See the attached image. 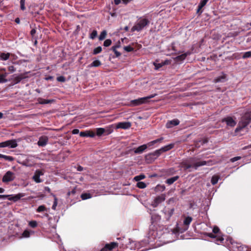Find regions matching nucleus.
I'll return each mask as SVG.
<instances>
[{"mask_svg":"<svg viewBox=\"0 0 251 251\" xmlns=\"http://www.w3.org/2000/svg\"><path fill=\"white\" fill-rule=\"evenodd\" d=\"M195 158L190 157L186 160L183 161L181 163V167L185 170H187L191 168H194L195 169L197 170L198 168V167L206 165L207 164L208 162L206 161H202L195 162Z\"/></svg>","mask_w":251,"mask_h":251,"instance_id":"f257e3e1","label":"nucleus"},{"mask_svg":"<svg viewBox=\"0 0 251 251\" xmlns=\"http://www.w3.org/2000/svg\"><path fill=\"white\" fill-rule=\"evenodd\" d=\"M251 121V111L246 112L241 117V120L239 122L238 126L235 129V132H239L244 128L246 127Z\"/></svg>","mask_w":251,"mask_h":251,"instance_id":"f03ea898","label":"nucleus"},{"mask_svg":"<svg viewBox=\"0 0 251 251\" xmlns=\"http://www.w3.org/2000/svg\"><path fill=\"white\" fill-rule=\"evenodd\" d=\"M155 95L156 94L151 95L146 97L141 98L138 99L132 100L127 105L130 106H136L144 103H147L149 102V100L154 98Z\"/></svg>","mask_w":251,"mask_h":251,"instance_id":"7ed1b4c3","label":"nucleus"},{"mask_svg":"<svg viewBox=\"0 0 251 251\" xmlns=\"http://www.w3.org/2000/svg\"><path fill=\"white\" fill-rule=\"evenodd\" d=\"M150 21L145 18L140 19L135 24V25L131 28V31H140L142 30L146 25H148Z\"/></svg>","mask_w":251,"mask_h":251,"instance_id":"20e7f679","label":"nucleus"},{"mask_svg":"<svg viewBox=\"0 0 251 251\" xmlns=\"http://www.w3.org/2000/svg\"><path fill=\"white\" fill-rule=\"evenodd\" d=\"M17 146L18 144L15 140H10L0 143V148L9 147L11 148H15L17 147Z\"/></svg>","mask_w":251,"mask_h":251,"instance_id":"39448f33","label":"nucleus"},{"mask_svg":"<svg viewBox=\"0 0 251 251\" xmlns=\"http://www.w3.org/2000/svg\"><path fill=\"white\" fill-rule=\"evenodd\" d=\"M15 178L14 174L11 171H7L3 176L2 181L3 182H8L14 180Z\"/></svg>","mask_w":251,"mask_h":251,"instance_id":"423d86ee","label":"nucleus"},{"mask_svg":"<svg viewBox=\"0 0 251 251\" xmlns=\"http://www.w3.org/2000/svg\"><path fill=\"white\" fill-rule=\"evenodd\" d=\"M165 197L166 196L165 194H161V195L156 197L152 202L151 205L153 207H156L159 204L165 200Z\"/></svg>","mask_w":251,"mask_h":251,"instance_id":"0eeeda50","label":"nucleus"},{"mask_svg":"<svg viewBox=\"0 0 251 251\" xmlns=\"http://www.w3.org/2000/svg\"><path fill=\"white\" fill-rule=\"evenodd\" d=\"M25 196V193H18V194L13 195H5L6 198H8V200L11 201H13L14 202L17 201H19L21 198L24 197Z\"/></svg>","mask_w":251,"mask_h":251,"instance_id":"6e6552de","label":"nucleus"},{"mask_svg":"<svg viewBox=\"0 0 251 251\" xmlns=\"http://www.w3.org/2000/svg\"><path fill=\"white\" fill-rule=\"evenodd\" d=\"M222 122H226L227 126L233 127L236 124V122L233 119L232 117L228 116L223 118L222 120Z\"/></svg>","mask_w":251,"mask_h":251,"instance_id":"1a4fd4ad","label":"nucleus"},{"mask_svg":"<svg viewBox=\"0 0 251 251\" xmlns=\"http://www.w3.org/2000/svg\"><path fill=\"white\" fill-rule=\"evenodd\" d=\"M163 212L165 214V219L167 220H169L170 218L173 215L174 212V208H165L163 210Z\"/></svg>","mask_w":251,"mask_h":251,"instance_id":"9d476101","label":"nucleus"},{"mask_svg":"<svg viewBox=\"0 0 251 251\" xmlns=\"http://www.w3.org/2000/svg\"><path fill=\"white\" fill-rule=\"evenodd\" d=\"M44 175V172L42 170H37L35 171L34 175L33 176V179L36 183H40L42 182L41 179L40 178L41 176Z\"/></svg>","mask_w":251,"mask_h":251,"instance_id":"9b49d317","label":"nucleus"},{"mask_svg":"<svg viewBox=\"0 0 251 251\" xmlns=\"http://www.w3.org/2000/svg\"><path fill=\"white\" fill-rule=\"evenodd\" d=\"M131 126V124L129 122H120L117 124L116 128L126 129L129 128Z\"/></svg>","mask_w":251,"mask_h":251,"instance_id":"f8f14e48","label":"nucleus"},{"mask_svg":"<svg viewBox=\"0 0 251 251\" xmlns=\"http://www.w3.org/2000/svg\"><path fill=\"white\" fill-rule=\"evenodd\" d=\"M49 138L47 136H41L37 142V144L40 147H45L48 143Z\"/></svg>","mask_w":251,"mask_h":251,"instance_id":"ddd939ff","label":"nucleus"},{"mask_svg":"<svg viewBox=\"0 0 251 251\" xmlns=\"http://www.w3.org/2000/svg\"><path fill=\"white\" fill-rule=\"evenodd\" d=\"M105 248L108 251H114L115 249H117L119 246V244L117 242H111L105 245Z\"/></svg>","mask_w":251,"mask_h":251,"instance_id":"4468645a","label":"nucleus"},{"mask_svg":"<svg viewBox=\"0 0 251 251\" xmlns=\"http://www.w3.org/2000/svg\"><path fill=\"white\" fill-rule=\"evenodd\" d=\"M157 62L158 61L156 60L155 62L153 63V65L155 66V69L156 70L159 69L165 65H168L171 63V61L169 60H166L165 61H162L161 63H157Z\"/></svg>","mask_w":251,"mask_h":251,"instance_id":"2eb2a0df","label":"nucleus"},{"mask_svg":"<svg viewBox=\"0 0 251 251\" xmlns=\"http://www.w3.org/2000/svg\"><path fill=\"white\" fill-rule=\"evenodd\" d=\"M179 124V121L178 119H174L169 121L166 125L167 128H171L174 126H177Z\"/></svg>","mask_w":251,"mask_h":251,"instance_id":"dca6fc26","label":"nucleus"},{"mask_svg":"<svg viewBox=\"0 0 251 251\" xmlns=\"http://www.w3.org/2000/svg\"><path fill=\"white\" fill-rule=\"evenodd\" d=\"M27 76L25 74H21L13 78V81L15 84L19 83L22 80L26 78Z\"/></svg>","mask_w":251,"mask_h":251,"instance_id":"f3484780","label":"nucleus"},{"mask_svg":"<svg viewBox=\"0 0 251 251\" xmlns=\"http://www.w3.org/2000/svg\"><path fill=\"white\" fill-rule=\"evenodd\" d=\"M188 54H190V53L189 52H186V53H182L180 55H177L176 56L174 59H175V60L176 61V62H181L182 61H183V60H184L185 59V58L186 57V56L188 55Z\"/></svg>","mask_w":251,"mask_h":251,"instance_id":"a211bd4d","label":"nucleus"},{"mask_svg":"<svg viewBox=\"0 0 251 251\" xmlns=\"http://www.w3.org/2000/svg\"><path fill=\"white\" fill-rule=\"evenodd\" d=\"M147 149V145L144 144L135 149L134 152L136 154H141Z\"/></svg>","mask_w":251,"mask_h":251,"instance_id":"6ab92c4d","label":"nucleus"},{"mask_svg":"<svg viewBox=\"0 0 251 251\" xmlns=\"http://www.w3.org/2000/svg\"><path fill=\"white\" fill-rule=\"evenodd\" d=\"M79 135L81 137H94L95 135V134L91 131H81L79 133Z\"/></svg>","mask_w":251,"mask_h":251,"instance_id":"aec40b11","label":"nucleus"},{"mask_svg":"<svg viewBox=\"0 0 251 251\" xmlns=\"http://www.w3.org/2000/svg\"><path fill=\"white\" fill-rule=\"evenodd\" d=\"M37 101L39 104H45L51 103L54 101V100H46L41 98H39L37 99Z\"/></svg>","mask_w":251,"mask_h":251,"instance_id":"412c9836","label":"nucleus"},{"mask_svg":"<svg viewBox=\"0 0 251 251\" xmlns=\"http://www.w3.org/2000/svg\"><path fill=\"white\" fill-rule=\"evenodd\" d=\"M163 140H164V138L162 137H160V138H158L156 140L151 141L146 145H147V148H148V147H149L152 146L155 144H156L158 143H161Z\"/></svg>","mask_w":251,"mask_h":251,"instance_id":"4be33fe9","label":"nucleus"},{"mask_svg":"<svg viewBox=\"0 0 251 251\" xmlns=\"http://www.w3.org/2000/svg\"><path fill=\"white\" fill-rule=\"evenodd\" d=\"M175 147V143H171L161 148L162 152H166L172 149Z\"/></svg>","mask_w":251,"mask_h":251,"instance_id":"5701e85b","label":"nucleus"},{"mask_svg":"<svg viewBox=\"0 0 251 251\" xmlns=\"http://www.w3.org/2000/svg\"><path fill=\"white\" fill-rule=\"evenodd\" d=\"M165 186L164 185L158 184L154 188V191L155 192H162L165 190Z\"/></svg>","mask_w":251,"mask_h":251,"instance_id":"b1692460","label":"nucleus"},{"mask_svg":"<svg viewBox=\"0 0 251 251\" xmlns=\"http://www.w3.org/2000/svg\"><path fill=\"white\" fill-rule=\"evenodd\" d=\"M178 178L179 176H177L168 178L166 180V183L169 185H171L173 184L174 182H175L176 181Z\"/></svg>","mask_w":251,"mask_h":251,"instance_id":"393cba45","label":"nucleus"},{"mask_svg":"<svg viewBox=\"0 0 251 251\" xmlns=\"http://www.w3.org/2000/svg\"><path fill=\"white\" fill-rule=\"evenodd\" d=\"M226 78V75L224 74L222 76H218V77H216L214 79V82L215 83H218V82H224Z\"/></svg>","mask_w":251,"mask_h":251,"instance_id":"a878e982","label":"nucleus"},{"mask_svg":"<svg viewBox=\"0 0 251 251\" xmlns=\"http://www.w3.org/2000/svg\"><path fill=\"white\" fill-rule=\"evenodd\" d=\"M10 55V53L1 52L0 53V57L2 60H6L9 58Z\"/></svg>","mask_w":251,"mask_h":251,"instance_id":"bb28decb","label":"nucleus"},{"mask_svg":"<svg viewBox=\"0 0 251 251\" xmlns=\"http://www.w3.org/2000/svg\"><path fill=\"white\" fill-rule=\"evenodd\" d=\"M220 178L219 176L218 175H214L212 176L211 180V182L212 185H215L217 183L219 179Z\"/></svg>","mask_w":251,"mask_h":251,"instance_id":"cd10ccee","label":"nucleus"},{"mask_svg":"<svg viewBox=\"0 0 251 251\" xmlns=\"http://www.w3.org/2000/svg\"><path fill=\"white\" fill-rule=\"evenodd\" d=\"M0 158H3L6 160L10 162L13 161L14 160V158L11 156H7L2 154H0Z\"/></svg>","mask_w":251,"mask_h":251,"instance_id":"c85d7f7f","label":"nucleus"},{"mask_svg":"<svg viewBox=\"0 0 251 251\" xmlns=\"http://www.w3.org/2000/svg\"><path fill=\"white\" fill-rule=\"evenodd\" d=\"M101 65L100 61L99 60H94L91 64L89 65V67H98Z\"/></svg>","mask_w":251,"mask_h":251,"instance_id":"c756f323","label":"nucleus"},{"mask_svg":"<svg viewBox=\"0 0 251 251\" xmlns=\"http://www.w3.org/2000/svg\"><path fill=\"white\" fill-rule=\"evenodd\" d=\"M216 238V243L217 244H219L220 243H222L223 242L224 239V238L220 235H217Z\"/></svg>","mask_w":251,"mask_h":251,"instance_id":"7c9ffc66","label":"nucleus"},{"mask_svg":"<svg viewBox=\"0 0 251 251\" xmlns=\"http://www.w3.org/2000/svg\"><path fill=\"white\" fill-rule=\"evenodd\" d=\"M105 131L103 128H98L96 129V134L98 136H100L102 135Z\"/></svg>","mask_w":251,"mask_h":251,"instance_id":"2f4dec72","label":"nucleus"},{"mask_svg":"<svg viewBox=\"0 0 251 251\" xmlns=\"http://www.w3.org/2000/svg\"><path fill=\"white\" fill-rule=\"evenodd\" d=\"M209 0H202L201 1L198 6V11H200L203 6H204Z\"/></svg>","mask_w":251,"mask_h":251,"instance_id":"473e14b6","label":"nucleus"},{"mask_svg":"<svg viewBox=\"0 0 251 251\" xmlns=\"http://www.w3.org/2000/svg\"><path fill=\"white\" fill-rule=\"evenodd\" d=\"M7 75V73H4L0 75V83H3L7 82V79L5 78Z\"/></svg>","mask_w":251,"mask_h":251,"instance_id":"72a5a7b5","label":"nucleus"},{"mask_svg":"<svg viewBox=\"0 0 251 251\" xmlns=\"http://www.w3.org/2000/svg\"><path fill=\"white\" fill-rule=\"evenodd\" d=\"M192 221V218L189 216L187 217L184 220L183 224L185 226H188Z\"/></svg>","mask_w":251,"mask_h":251,"instance_id":"f704fd0d","label":"nucleus"},{"mask_svg":"<svg viewBox=\"0 0 251 251\" xmlns=\"http://www.w3.org/2000/svg\"><path fill=\"white\" fill-rule=\"evenodd\" d=\"M136 186L140 189H144L147 187L146 184L142 181H139L137 183Z\"/></svg>","mask_w":251,"mask_h":251,"instance_id":"c9c22d12","label":"nucleus"},{"mask_svg":"<svg viewBox=\"0 0 251 251\" xmlns=\"http://www.w3.org/2000/svg\"><path fill=\"white\" fill-rule=\"evenodd\" d=\"M106 34H107V32L106 30H103L100 34L99 37V40L100 41H101V40H103V39H104L106 37Z\"/></svg>","mask_w":251,"mask_h":251,"instance_id":"e433bc0d","label":"nucleus"},{"mask_svg":"<svg viewBox=\"0 0 251 251\" xmlns=\"http://www.w3.org/2000/svg\"><path fill=\"white\" fill-rule=\"evenodd\" d=\"M162 153L161 148L159 150H156L153 153H151L150 155L155 156L156 157L159 156ZM150 155V154L149 155Z\"/></svg>","mask_w":251,"mask_h":251,"instance_id":"4c0bfd02","label":"nucleus"},{"mask_svg":"<svg viewBox=\"0 0 251 251\" xmlns=\"http://www.w3.org/2000/svg\"><path fill=\"white\" fill-rule=\"evenodd\" d=\"M81 198L83 200H85L91 198V195L89 193H83L81 195Z\"/></svg>","mask_w":251,"mask_h":251,"instance_id":"58836bf2","label":"nucleus"},{"mask_svg":"<svg viewBox=\"0 0 251 251\" xmlns=\"http://www.w3.org/2000/svg\"><path fill=\"white\" fill-rule=\"evenodd\" d=\"M212 231L214 234H217V235L221 234V232H220V230L219 228L217 226H215L213 227Z\"/></svg>","mask_w":251,"mask_h":251,"instance_id":"ea45409f","label":"nucleus"},{"mask_svg":"<svg viewBox=\"0 0 251 251\" xmlns=\"http://www.w3.org/2000/svg\"><path fill=\"white\" fill-rule=\"evenodd\" d=\"M146 177L143 174L140 175L139 176H137L134 177V180L139 181L141 179H143Z\"/></svg>","mask_w":251,"mask_h":251,"instance_id":"a19ab883","label":"nucleus"},{"mask_svg":"<svg viewBox=\"0 0 251 251\" xmlns=\"http://www.w3.org/2000/svg\"><path fill=\"white\" fill-rule=\"evenodd\" d=\"M98 35V32L97 30H94L90 34V38L92 39H95Z\"/></svg>","mask_w":251,"mask_h":251,"instance_id":"79ce46f5","label":"nucleus"},{"mask_svg":"<svg viewBox=\"0 0 251 251\" xmlns=\"http://www.w3.org/2000/svg\"><path fill=\"white\" fill-rule=\"evenodd\" d=\"M46 210V207L44 205H42L39 206L36 211L37 212H41Z\"/></svg>","mask_w":251,"mask_h":251,"instance_id":"37998d69","label":"nucleus"},{"mask_svg":"<svg viewBox=\"0 0 251 251\" xmlns=\"http://www.w3.org/2000/svg\"><path fill=\"white\" fill-rule=\"evenodd\" d=\"M28 225L32 228H35L37 226V223L35 221H31L29 222Z\"/></svg>","mask_w":251,"mask_h":251,"instance_id":"c03bdc74","label":"nucleus"},{"mask_svg":"<svg viewBox=\"0 0 251 251\" xmlns=\"http://www.w3.org/2000/svg\"><path fill=\"white\" fill-rule=\"evenodd\" d=\"M30 232L28 230H25L23 232L22 235L24 237L27 238L30 236Z\"/></svg>","mask_w":251,"mask_h":251,"instance_id":"a18cd8bd","label":"nucleus"},{"mask_svg":"<svg viewBox=\"0 0 251 251\" xmlns=\"http://www.w3.org/2000/svg\"><path fill=\"white\" fill-rule=\"evenodd\" d=\"M114 53V57H119L121 55V53L116 50V48H112Z\"/></svg>","mask_w":251,"mask_h":251,"instance_id":"49530a36","label":"nucleus"},{"mask_svg":"<svg viewBox=\"0 0 251 251\" xmlns=\"http://www.w3.org/2000/svg\"><path fill=\"white\" fill-rule=\"evenodd\" d=\"M111 44V40L110 39H106L103 43V46L104 47H108Z\"/></svg>","mask_w":251,"mask_h":251,"instance_id":"de8ad7c7","label":"nucleus"},{"mask_svg":"<svg viewBox=\"0 0 251 251\" xmlns=\"http://www.w3.org/2000/svg\"><path fill=\"white\" fill-rule=\"evenodd\" d=\"M25 0H20V7L22 10H24L25 9Z\"/></svg>","mask_w":251,"mask_h":251,"instance_id":"09e8293b","label":"nucleus"},{"mask_svg":"<svg viewBox=\"0 0 251 251\" xmlns=\"http://www.w3.org/2000/svg\"><path fill=\"white\" fill-rule=\"evenodd\" d=\"M57 199L56 198V197L55 196H54V200L53 204L52 206V209L53 210H55L56 208V207L57 206Z\"/></svg>","mask_w":251,"mask_h":251,"instance_id":"8fccbe9b","label":"nucleus"},{"mask_svg":"<svg viewBox=\"0 0 251 251\" xmlns=\"http://www.w3.org/2000/svg\"><path fill=\"white\" fill-rule=\"evenodd\" d=\"M57 80L59 82H64L65 81V77L63 76H60L57 77Z\"/></svg>","mask_w":251,"mask_h":251,"instance_id":"3c124183","label":"nucleus"},{"mask_svg":"<svg viewBox=\"0 0 251 251\" xmlns=\"http://www.w3.org/2000/svg\"><path fill=\"white\" fill-rule=\"evenodd\" d=\"M250 57H251V51L245 52L243 56V57L244 58H248Z\"/></svg>","mask_w":251,"mask_h":251,"instance_id":"603ef678","label":"nucleus"},{"mask_svg":"<svg viewBox=\"0 0 251 251\" xmlns=\"http://www.w3.org/2000/svg\"><path fill=\"white\" fill-rule=\"evenodd\" d=\"M101 49L102 48H95L94 50L93 54H97L98 53H100L101 51V50H102Z\"/></svg>","mask_w":251,"mask_h":251,"instance_id":"864d4df0","label":"nucleus"},{"mask_svg":"<svg viewBox=\"0 0 251 251\" xmlns=\"http://www.w3.org/2000/svg\"><path fill=\"white\" fill-rule=\"evenodd\" d=\"M204 235H206L212 238H215L216 237V235H215L213 233H205Z\"/></svg>","mask_w":251,"mask_h":251,"instance_id":"5fc2aeb1","label":"nucleus"},{"mask_svg":"<svg viewBox=\"0 0 251 251\" xmlns=\"http://www.w3.org/2000/svg\"><path fill=\"white\" fill-rule=\"evenodd\" d=\"M241 158V157L240 156H236V157H234L233 158H232L231 159H230V161L232 162H235L237 160H240V159Z\"/></svg>","mask_w":251,"mask_h":251,"instance_id":"6e6d98bb","label":"nucleus"},{"mask_svg":"<svg viewBox=\"0 0 251 251\" xmlns=\"http://www.w3.org/2000/svg\"><path fill=\"white\" fill-rule=\"evenodd\" d=\"M76 193V189L75 188H74L72 191H69L67 193L68 196H70L71 195H75Z\"/></svg>","mask_w":251,"mask_h":251,"instance_id":"4d7b16f0","label":"nucleus"},{"mask_svg":"<svg viewBox=\"0 0 251 251\" xmlns=\"http://www.w3.org/2000/svg\"><path fill=\"white\" fill-rule=\"evenodd\" d=\"M8 71L10 72H14L15 71V68L13 66H10L8 67Z\"/></svg>","mask_w":251,"mask_h":251,"instance_id":"13d9d810","label":"nucleus"},{"mask_svg":"<svg viewBox=\"0 0 251 251\" xmlns=\"http://www.w3.org/2000/svg\"><path fill=\"white\" fill-rule=\"evenodd\" d=\"M79 132V129H74L72 130V133L73 134H78Z\"/></svg>","mask_w":251,"mask_h":251,"instance_id":"bf43d9fd","label":"nucleus"},{"mask_svg":"<svg viewBox=\"0 0 251 251\" xmlns=\"http://www.w3.org/2000/svg\"><path fill=\"white\" fill-rule=\"evenodd\" d=\"M124 49L127 52H131L134 50V48H124Z\"/></svg>","mask_w":251,"mask_h":251,"instance_id":"052dcab7","label":"nucleus"},{"mask_svg":"<svg viewBox=\"0 0 251 251\" xmlns=\"http://www.w3.org/2000/svg\"><path fill=\"white\" fill-rule=\"evenodd\" d=\"M77 170L78 171H82L83 170V168L82 166H81L79 165V166L77 167Z\"/></svg>","mask_w":251,"mask_h":251,"instance_id":"680f3d73","label":"nucleus"},{"mask_svg":"<svg viewBox=\"0 0 251 251\" xmlns=\"http://www.w3.org/2000/svg\"><path fill=\"white\" fill-rule=\"evenodd\" d=\"M36 32V30L35 29H32L30 31L31 35L33 36Z\"/></svg>","mask_w":251,"mask_h":251,"instance_id":"e2e57ef3","label":"nucleus"},{"mask_svg":"<svg viewBox=\"0 0 251 251\" xmlns=\"http://www.w3.org/2000/svg\"><path fill=\"white\" fill-rule=\"evenodd\" d=\"M121 2V0H114V3L116 5H118Z\"/></svg>","mask_w":251,"mask_h":251,"instance_id":"0e129e2a","label":"nucleus"},{"mask_svg":"<svg viewBox=\"0 0 251 251\" xmlns=\"http://www.w3.org/2000/svg\"><path fill=\"white\" fill-rule=\"evenodd\" d=\"M207 142H208V140L207 139H204V140H202L201 144L204 145V144L207 143Z\"/></svg>","mask_w":251,"mask_h":251,"instance_id":"69168bd1","label":"nucleus"},{"mask_svg":"<svg viewBox=\"0 0 251 251\" xmlns=\"http://www.w3.org/2000/svg\"><path fill=\"white\" fill-rule=\"evenodd\" d=\"M100 251H107V249L105 248V246H104V247L100 250Z\"/></svg>","mask_w":251,"mask_h":251,"instance_id":"338daca9","label":"nucleus"},{"mask_svg":"<svg viewBox=\"0 0 251 251\" xmlns=\"http://www.w3.org/2000/svg\"><path fill=\"white\" fill-rule=\"evenodd\" d=\"M4 191L5 190L3 188L0 187V193H3Z\"/></svg>","mask_w":251,"mask_h":251,"instance_id":"774afa93","label":"nucleus"}]
</instances>
